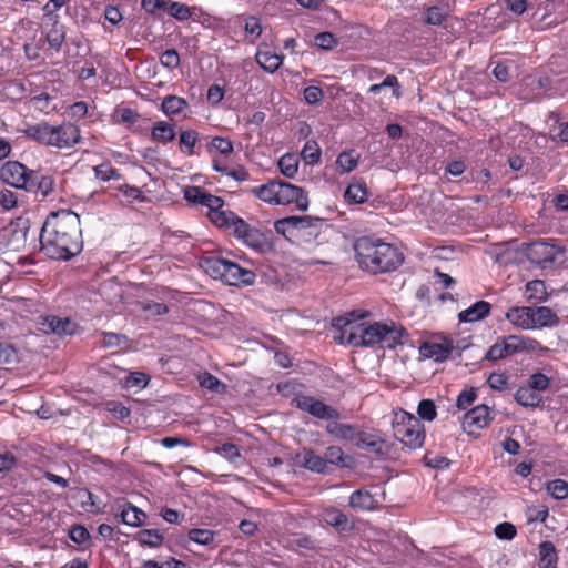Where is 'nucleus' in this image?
Here are the masks:
<instances>
[{"instance_id": "51", "label": "nucleus", "mask_w": 568, "mask_h": 568, "mask_svg": "<svg viewBox=\"0 0 568 568\" xmlns=\"http://www.w3.org/2000/svg\"><path fill=\"white\" fill-rule=\"evenodd\" d=\"M116 190L123 194L128 203H133L135 201L143 202L145 200L143 192L138 186L121 184L116 187Z\"/></svg>"}, {"instance_id": "59", "label": "nucleus", "mask_w": 568, "mask_h": 568, "mask_svg": "<svg viewBox=\"0 0 568 568\" xmlns=\"http://www.w3.org/2000/svg\"><path fill=\"white\" fill-rule=\"evenodd\" d=\"M18 351L17 348L8 343L0 342V364L8 365L17 361Z\"/></svg>"}, {"instance_id": "36", "label": "nucleus", "mask_w": 568, "mask_h": 568, "mask_svg": "<svg viewBox=\"0 0 568 568\" xmlns=\"http://www.w3.org/2000/svg\"><path fill=\"white\" fill-rule=\"evenodd\" d=\"M448 16V4L440 2L439 4L430 6L425 11L424 21L430 26H440Z\"/></svg>"}, {"instance_id": "35", "label": "nucleus", "mask_w": 568, "mask_h": 568, "mask_svg": "<svg viewBox=\"0 0 568 568\" xmlns=\"http://www.w3.org/2000/svg\"><path fill=\"white\" fill-rule=\"evenodd\" d=\"M189 106L184 98L178 95H166L161 104V110L168 116H175L181 114Z\"/></svg>"}, {"instance_id": "57", "label": "nucleus", "mask_w": 568, "mask_h": 568, "mask_svg": "<svg viewBox=\"0 0 568 568\" xmlns=\"http://www.w3.org/2000/svg\"><path fill=\"white\" fill-rule=\"evenodd\" d=\"M114 116L119 118L116 122L126 124H134L140 119L138 111L126 106L116 108L114 111Z\"/></svg>"}, {"instance_id": "22", "label": "nucleus", "mask_w": 568, "mask_h": 568, "mask_svg": "<svg viewBox=\"0 0 568 568\" xmlns=\"http://www.w3.org/2000/svg\"><path fill=\"white\" fill-rule=\"evenodd\" d=\"M491 305L486 301H478L458 314L459 322L474 323L486 318L490 314Z\"/></svg>"}, {"instance_id": "64", "label": "nucleus", "mask_w": 568, "mask_h": 568, "mask_svg": "<svg viewBox=\"0 0 568 568\" xmlns=\"http://www.w3.org/2000/svg\"><path fill=\"white\" fill-rule=\"evenodd\" d=\"M244 30L247 36H251L253 39H257L262 33V26L258 18L255 16H248L244 19Z\"/></svg>"}, {"instance_id": "6", "label": "nucleus", "mask_w": 568, "mask_h": 568, "mask_svg": "<svg viewBox=\"0 0 568 568\" xmlns=\"http://www.w3.org/2000/svg\"><path fill=\"white\" fill-rule=\"evenodd\" d=\"M201 267L214 280L227 285L248 286L254 284L256 274L246 267L220 255L205 256L200 262Z\"/></svg>"}, {"instance_id": "11", "label": "nucleus", "mask_w": 568, "mask_h": 568, "mask_svg": "<svg viewBox=\"0 0 568 568\" xmlns=\"http://www.w3.org/2000/svg\"><path fill=\"white\" fill-rule=\"evenodd\" d=\"M32 171L19 161H8L0 169V179L10 186L27 190Z\"/></svg>"}, {"instance_id": "31", "label": "nucleus", "mask_w": 568, "mask_h": 568, "mask_svg": "<svg viewBox=\"0 0 568 568\" xmlns=\"http://www.w3.org/2000/svg\"><path fill=\"white\" fill-rule=\"evenodd\" d=\"M558 555L555 545L549 541H542L539 545L538 568H557Z\"/></svg>"}, {"instance_id": "58", "label": "nucleus", "mask_w": 568, "mask_h": 568, "mask_svg": "<svg viewBox=\"0 0 568 568\" xmlns=\"http://www.w3.org/2000/svg\"><path fill=\"white\" fill-rule=\"evenodd\" d=\"M547 351L548 348L542 346L538 339L521 335V353H546Z\"/></svg>"}, {"instance_id": "42", "label": "nucleus", "mask_w": 568, "mask_h": 568, "mask_svg": "<svg viewBox=\"0 0 568 568\" xmlns=\"http://www.w3.org/2000/svg\"><path fill=\"white\" fill-rule=\"evenodd\" d=\"M213 151L221 155L229 156L234 151L232 140L224 136H213L207 144V152L212 154Z\"/></svg>"}, {"instance_id": "45", "label": "nucleus", "mask_w": 568, "mask_h": 568, "mask_svg": "<svg viewBox=\"0 0 568 568\" xmlns=\"http://www.w3.org/2000/svg\"><path fill=\"white\" fill-rule=\"evenodd\" d=\"M94 176L103 182L122 179V173L110 163H102L93 168Z\"/></svg>"}, {"instance_id": "20", "label": "nucleus", "mask_w": 568, "mask_h": 568, "mask_svg": "<svg viewBox=\"0 0 568 568\" xmlns=\"http://www.w3.org/2000/svg\"><path fill=\"white\" fill-rule=\"evenodd\" d=\"M336 420L337 419H333V422L326 425V433L338 440L355 445L361 429L355 425L338 423Z\"/></svg>"}, {"instance_id": "56", "label": "nucleus", "mask_w": 568, "mask_h": 568, "mask_svg": "<svg viewBox=\"0 0 568 568\" xmlns=\"http://www.w3.org/2000/svg\"><path fill=\"white\" fill-rule=\"evenodd\" d=\"M52 97L47 93L42 92L40 94L33 95L30 99V104L38 111L49 113L53 108L51 106Z\"/></svg>"}, {"instance_id": "19", "label": "nucleus", "mask_w": 568, "mask_h": 568, "mask_svg": "<svg viewBox=\"0 0 568 568\" xmlns=\"http://www.w3.org/2000/svg\"><path fill=\"white\" fill-rule=\"evenodd\" d=\"M348 506L356 511H375L381 509L379 501L365 488H359L351 494Z\"/></svg>"}, {"instance_id": "29", "label": "nucleus", "mask_w": 568, "mask_h": 568, "mask_svg": "<svg viewBox=\"0 0 568 568\" xmlns=\"http://www.w3.org/2000/svg\"><path fill=\"white\" fill-rule=\"evenodd\" d=\"M121 521L128 526L143 525L146 514L131 503L125 501L119 514Z\"/></svg>"}, {"instance_id": "7", "label": "nucleus", "mask_w": 568, "mask_h": 568, "mask_svg": "<svg viewBox=\"0 0 568 568\" xmlns=\"http://www.w3.org/2000/svg\"><path fill=\"white\" fill-rule=\"evenodd\" d=\"M505 317L523 331L554 328L560 324L557 313L548 306H511Z\"/></svg>"}, {"instance_id": "62", "label": "nucleus", "mask_w": 568, "mask_h": 568, "mask_svg": "<svg viewBox=\"0 0 568 568\" xmlns=\"http://www.w3.org/2000/svg\"><path fill=\"white\" fill-rule=\"evenodd\" d=\"M495 535L499 539L511 540L516 537L517 529L511 523L505 521L496 526Z\"/></svg>"}, {"instance_id": "16", "label": "nucleus", "mask_w": 568, "mask_h": 568, "mask_svg": "<svg viewBox=\"0 0 568 568\" xmlns=\"http://www.w3.org/2000/svg\"><path fill=\"white\" fill-rule=\"evenodd\" d=\"M39 329L45 334H57L59 336L73 335L77 329V324L68 317H59L54 315H48L40 317Z\"/></svg>"}, {"instance_id": "47", "label": "nucleus", "mask_w": 568, "mask_h": 568, "mask_svg": "<svg viewBox=\"0 0 568 568\" xmlns=\"http://www.w3.org/2000/svg\"><path fill=\"white\" fill-rule=\"evenodd\" d=\"M69 538L77 545L83 546L91 541V535L89 530L81 524H74L70 527Z\"/></svg>"}, {"instance_id": "4", "label": "nucleus", "mask_w": 568, "mask_h": 568, "mask_svg": "<svg viewBox=\"0 0 568 568\" xmlns=\"http://www.w3.org/2000/svg\"><path fill=\"white\" fill-rule=\"evenodd\" d=\"M251 193L267 204L283 206L295 204L300 211H306L310 204L307 193L302 187L278 179L253 187Z\"/></svg>"}, {"instance_id": "3", "label": "nucleus", "mask_w": 568, "mask_h": 568, "mask_svg": "<svg viewBox=\"0 0 568 568\" xmlns=\"http://www.w3.org/2000/svg\"><path fill=\"white\" fill-rule=\"evenodd\" d=\"M354 250L361 268L374 275L395 272L405 261L400 248L376 236L357 239Z\"/></svg>"}, {"instance_id": "17", "label": "nucleus", "mask_w": 568, "mask_h": 568, "mask_svg": "<svg viewBox=\"0 0 568 568\" xmlns=\"http://www.w3.org/2000/svg\"><path fill=\"white\" fill-rule=\"evenodd\" d=\"M255 60L264 71L274 73L283 64L284 55L277 53L270 44L263 43L257 48Z\"/></svg>"}, {"instance_id": "38", "label": "nucleus", "mask_w": 568, "mask_h": 568, "mask_svg": "<svg viewBox=\"0 0 568 568\" xmlns=\"http://www.w3.org/2000/svg\"><path fill=\"white\" fill-rule=\"evenodd\" d=\"M197 141L199 133L195 130L189 129L181 131L179 134V149L183 154L192 156L196 153L194 148Z\"/></svg>"}, {"instance_id": "24", "label": "nucleus", "mask_w": 568, "mask_h": 568, "mask_svg": "<svg viewBox=\"0 0 568 568\" xmlns=\"http://www.w3.org/2000/svg\"><path fill=\"white\" fill-rule=\"evenodd\" d=\"M27 190L28 192H33L36 194H40L42 197L48 196L54 190V180L52 176L42 175L37 171H32V176L30 179Z\"/></svg>"}, {"instance_id": "55", "label": "nucleus", "mask_w": 568, "mask_h": 568, "mask_svg": "<svg viewBox=\"0 0 568 568\" xmlns=\"http://www.w3.org/2000/svg\"><path fill=\"white\" fill-rule=\"evenodd\" d=\"M168 12L171 17L175 18L179 21L189 20L192 16L191 8L181 2H171Z\"/></svg>"}, {"instance_id": "32", "label": "nucleus", "mask_w": 568, "mask_h": 568, "mask_svg": "<svg viewBox=\"0 0 568 568\" xmlns=\"http://www.w3.org/2000/svg\"><path fill=\"white\" fill-rule=\"evenodd\" d=\"M525 296L527 301L535 304L544 303L548 300L546 284L541 280H532L526 284Z\"/></svg>"}, {"instance_id": "28", "label": "nucleus", "mask_w": 568, "mask_h": 568, "mask_svg": "<svg viewBox=\"0 0 568 568\" xmlns=\"http://www.w3.org/2000/svg\"><path fill=\"white\" fill-rule=\"evenodd\" d=\"M175 125L166 121H158L151 128V139L163 145L172 142L175 136Z\"/></svg>"}, {"instance_id": "14", "label": "nucleus", "mask_w": 568, "mask_h": 568, "mask_svg": "<svg viewBox=\"0 0 568 568\" xmlns=\"http://www.w3.org/2000/svg\"><path fill=\"white\" fill-rule=\"evenodd\" d=\"M454 351V342L449 337H434L419 347V353L426 358H434L437 362L447 359Z\"/></svg>"}, {"instance_id": "33", "label": "nucleus", "mask_w": 568, "mask_h": 568, "mask_svg": "<svg viewBox=\"0 0 568 568\" xmlns=\"http://www.w3.org/2000/svg\"><path fill=\"white\" fill-rule=\"evenodd\" d=\"M344 199L347 203L362 204L368 199V190L364 181L352 182L345 193Z\"/></svg>"}, {"instance_id": "44", "label": "nucleus", "mask_w": 568, "mask_h": 568, "mask_svg": "<svg viewBox=\"0 0 568 568\" xmlns=\"http://www.w3.org/2000/svg\"><path fill=\"white\" fill-rule=\"evenodd\" d=\"M187 538L199 545L213 547L215 532L210 529L193 528L189 530Z\"/></svg>"}, {"instance_id": "25", "label": "nucleus", "mask_w": 568, "mask_h": 568, "mask_svg": "<svg viewBox=\"0 0 568 568\" xmlns=\"http://www.w3.org/2000/svg\"><path fill=\"white\" fill-rule=\"evenodd\" d=\"M212 169L215 172L231 176L237 182H244L250 179V172L246 170L244 165L237 164L233 168H230L221 159L215 156L212 158Z\"/></svg>"}, {"instance_id": "18", "label": "nucleus", "mask_w": 568, "mask_h": 568, "mask_svg": "<svg viewBox=\"0 0 568 568\" xmlns=\"http://www.w3.org/2000/svg\"><path fill=\"white\" fill-rule=\"evenodd\" d=\"M26 138L47 148H53V124L48 121L29 124L23 130Z\"/></svg>"}, {"instance_id": "63", "label": "nucleus", "mask_w": 568, "mask_h": 568, "mask_svg": "<svg viewBox=\"0 0 568 568\" xmlns=\"http://www.w3.org/2000/svg\"><path fill=\"white\" fill-rule=\"evenodd\" d=\"M149 382H150V376L142 372H133L125 378V385L129 388H132V387L143 388L149 384Z\"/></svg>"}, {"instance_id": "41", "label": "nucleus", "mask_w": 568, "mask_h": 568, "mask_svg": "<svg viewBox=\"0 0 568 568\" xmlns=\"http://www.w3.org/2000/svg\"><path fill=\"white\" fill-rule=\"evenodd\" d=\"M324 458L327 460L328 465H334L337 467H348L347 460L351 459L349 456H346L344 450L336 445H331L326 448Z\"/></svg>"}, {"instance_id": "61", "label": "nucleus", "mask_w": 568, "mask_h": 568, "mask_svg": "<svg viewBox=\"0 0 568 568\" xmlns=\"http://www.w3.org/2000/svg\"><path fill=\"white\" fill-rule=\"evenodd\" d=\"M105 409L119 419H125L131 414L130 408H128L121 402L118 400L106 402Z\"/></svg>"}, {"instance_id": "1", "label": "nucleus", "mask_w": 568, "mask_h": 568, "mask_svg": "<svg viewBox=\"0 0 568 568\" xmlns=\"http://www.w3.org/2000/svg\"><path fill=\"white\" fill-rule=\"evenodd\" d=\"M40 244L53 260L67 261L78 255L83 247L80 216L71 210L50 213L40 232Z\"/></svg>"}, {"instance_id": "2", "label": "nucleus", "mask_w": 568, "mask_h": 568, "mask_svg": "<svg viewBox=\"0 0 568 568\" xmlns=\"http://www.w3.org/2000/svg\"><path fill=\"white\" fill-rule=\"evenodd\" d=\"M367 312L356 315V320H348L341 328L342 339L353 347H378L395 349L406 344L408 333L405 327L394 321L358 322L368 316Z\"/></svg>"}, {"instance_id": "8", "label": "nucleus", "mask_w": 568, "mask_h": 568, "mask_svg": "<svg viewBox=\"0 0 568 568\" xmlns=\"http://www.w3.org/2000/svg\"><path fill=\"white\" fill-rule=\"evenodd\" d=\"M394 437L409 448H419L425 440V427L419 418L405 410L395 413L393 418Z\"/></svg>"}, {"instance_id": "48", "label": "nucleus", "mask_w": 568, "mask_h": 568, "mask_svg": "<svg viewBox=\"0 0 568 568\" xmlns=\"http://www.w3.org/2000/svg\"><path fill=\"white\" fill-rule=\"evenodd\" d=\"M487 384L494 390H506L509 386V376L505 372H494L488 376Z\"/></svg>"}, {"instance_id": "53", "label": "nucleus", "mask_w": 568, "mask_h": 568, "mask_svg": "<svg viewBox=\"0 0 568 568\" xmlns=\"http://www.w3.org/2000/svg\"><path fill=\"white\" fill-rule=\"evenodd\" d=\"M200 385L215 393H222L226 388L225 384H223L216 376L212 375L211 373H204L202 376H200Z\"/></svg>"}, {"instance_id": "60", "label": "nucleus", "mask_w": 568, "mask_h": 568, "mask_svg": "<svg viewBox=\"0 0 568 568\" xmlns=\"http://www.w3.org/2000/svg\"><path fill=\"white\" fill-rule=\"evenodd\" d=\"M102 337V346L106 348L121 347L128 341L124 335L113 332H103Z\"/></svg>"}, {"instance_id": "46", "label": "nucleus", "mask_w": 568, "mask_h": 568, "mask_svg": "<svg viewBox=\"0 0 568 568\" xmlns=\"http://www.w3.org/2000/svg\"><path fill=\"white\" fill-rule=\"evenodd\" d=\"M321 148L315 140H308L304 144L301 155L307 164H315L321 159Z\"/></svg>"}, {"instance_id": "21", "label": "nucleus", "mask_w": 568, "mask_h": 568, "mask_svg": "<svg viewBox=\"0 0 568 568\" xmlns=\"http://www.w3.org/2000/svg\"><path fill=\"white\" fill-rule=\"evenodd\" d=\"M297 458L302 466L310 471L316 474H325L327 471V460L324 456L316 454L312 448L304 447Z\"/></svg>"}, {"instance_id": "13", "label": "nucleus", "mask_w": 568, "mask_h": 568, "mask_svg": "<svg viewBox=\"0 0 568 568\" xmlns=\"http://www.w3.org/2000/svg\"><path fill=\"white\" fill-rule=\"evenodd\" d=\"M81 142L80 126L70 121L53 124V148L72 149Z\"/></svg>"}, {"instance_id": "43", "label": "nucleus", "mask_w": 568, "mask_h": 568, "mask_svg": "<svg viewBox=\"0 0 568 568\" xmlns=\"http://www.w3.org/2000/svg\"><path fill=\"white\" fill-rule=\"evenodd\" d=\"M277 165L284 176L292 179L297 173L298 160L295 155L286 153L280 158Z\"/></svg>"}, {"instance_id": "40", "label": "nucleus", "mask_w": 568, "mask_h": 568, "mask_svg": "<svg viewBox=\"0 0 568 568\" xmlns=\"http://www.w3.org/2000/svg\"><path fill=\"white\" fill-rule=\"evenodd\" d=\"M65 40V28L57 19L52 23L51 29L47 33V41L51 49L57 52L61 50V47Z\"/></svg>"}, {"instance_id": "39", "label": "nucleus", "mask_w": 568, "mask_h": 568, "mask_svg": "<svg viewBox=\"0 0 568 568\" xmlns=\"http://www.w3.org/2000/svg\"><path fill=\"white\" fill-rule=\"evenodd\" d=\"M359 161V154L354 150H346L338 154L336 165L341 173H348L356 169Z\"/></svg>"}, {"instance_id": "10", "label": "nucleus", "mask_w": 568, "mask_h": 568, "mask_svg": "<svg viewBox=\"0 0 568 568\" xmlns=\"http://www.w3.org/2000/svg\"><path fill=\"white\" fill-rule=\"evenodd\" d=\"M324 221L320 217L287 216L275 222V230L287 237H317Z\"/></svg>"}, {"instance_id": "50", "label": "nucleus", "mask_w": 568, "mask_h": 568, "mask_svg": "<svg viewBox=\"0 0 568 568\" xmlns=\"http://www.w3.org/2000/svg\"><path fill=\"white\" fill-rule=\"evenodd\" d=\"M548 493L556 499L568 497V483L564 479H554L547 484Z\"/></svg>"}, {"instance_id": "23", "label": "nucleus", "mask_w": 568, "mask_h": 568, "mask_svg": "<svg viewBox=\"0 0 568 568\" xmlns=\"http://www.w3.org/2000/svg\"><path fill=\"white\" fill-rule=\"evenodd\" d=\"M354 446L368 450L377 456L385 454V442L381 437L362 429Z\"/></svg>"}, {"instance_id": "15", "label": "nucleus", "mask_w": 568, "mask_h": 568, "mask_svg": "<svg viewBox=\"0 0 568 568\" xmlns=\"http://www.w3.org/2000/svg\"><path fill=\"white\" fill-rule=\"evenodd\" d=\"M493 417L490 415V409L486 405H478L470 410H468L463 418V429L468 434H473L476 430L486 428Z\"/></svg>"}, {"instance_id": "52", "label": "nucleus", "mask_w": 568, "mask_h": 568, "mask_svg": "<svg viewBox=\"0 0 568 568\" xmlns=\"http://www.w3.org/2000/svg\"><path fill=\"white\" fill-rule=\"evenodd\" d=\"M160 63L163 68L168 70H174L180 67L181 58L179 52L175 49H166L160 55Z\"/></svg>"}, {"instance_id": "12", "label": "nucleus", "mask_w": 568, "mask_h": 568, "mask_svg": "<svg viewBox=\"0 0 568 568\" xmlns=\"http://www.w3.org/2000/svg\"><path fill=\"white\" fill-rule=\"evenodd\" d=\"M294 403L298 409L320 419L331 420L338 419L341 417V414L336 408L326 405L313 396H298L294 399Z\"/></svg>"}, {"instance_id": "54", "label": "nucleus", "mask_w": 568, "mask_h": 568, "mask_svg": "<svg viewBox=\"0 0 568 568\" xmlns=\"http://www.w3.org/2000/svg\"><path fill=\"white\" fill-rule=\"evenodd\" d=\"M528 386L537 393L545 392L550 386V378L541 372H536L530 375Z\"/></svg>"}, {"instance_id": "27", "label": "nucleus", "mask_w": 568, "mask_h": 568, "mask_svg": "<svg viewBox=\"0 0 568 568\" xmlns=\"http://www.w3.org/2000/svg\"><path fill=\"white\" fill-rule=\"evenodd\" d=\"M322 521L335 528L337 531H345L349 529L348 517L335 507H328L323 510Z\"/></svg>"}, {"instance_id": "30", "label": "nucleus", "mask_w": 568, "mask_h": 568, "mask_svg": "<svg viewBox=\"0 0 568 568\" xmlns=\"http://www.w3.org/2000/svg\"><path fill=\"white\" fill-rule=\"evenodd\" d=\"M515 400L523 407H529V408H536L538 407L541 402H542V397L539 393H537L536 390H534L531 387H529L528 385L526 386H520L515 395Z\"/></svg>"}, {"instance_id": "26", "label": "nucleus", "mask_w": 568, "mask_h": 568, "mask_svg": "<svg viewBox=\"0 0 568 568\" xmlns=\"http://www.w3.org/2000/svg\"><path fill=\"white\" fill-rule=\"evenodd\" d=\"M184 199L193 204H200L205 207H210V205H214L217 203V196L206 192L204 189L200 186H187L184 190Z\"/></svg>"}, {"instance_id": "37", "label": "nucleus", "mask_w": 568, "mask_h": 568, "mask_svg": "<svg viewBox=\"0 0 568 568\" xmlns=\"http://www.w3.org/2000/svg\"><path fill=\"white\" fill-rule=\"evenodd\" d=\"M134 539L141 546L158 548L163 544L164 537L158 529H142L135 534Z\"/></svg>"}, {"instance_id": "5", "label": "nucleus", "mask_w": 568, "mask_h": 568, "mask_svg": "<svg viewBox=\"0 0 568 568\" xmlns=\"http://www.w3.org/2000/svg\"><path fill=\"white\" fill-rule=\"evenodd\" d=\"M217 203L210 205L207 210L209 220L219 229L231 231L245 244L261 248L257 231L252 229L243 219L226 207L224 200L217 196Z\"/></svg>"}, {"instance_id": "9", "label": "nucleus", "mask_w": 568, "mask_h": 568, "mask_svg": "<svg viewBox=\"0 0 568 568\" xmlns=\"http://www.w3.org/2000/svg\"><path fill=\"white\" fill-rule=\"evenodd\" d=\"M565 252V247L557 244L556 241L545 239L530 242L524 248L528 261L542 270L552 268L558 258L564 257Z\"/></svg>"}, {"instance_id": "49", "label": "nucleus", "mask_w": 568, "mask_h": 568, "mask_svg": "<svg viewBox=\"0 0 568 568\" xmlns=\"http://www.w3.org/2000/svg\"><path fill=\"white\" fill-rule=\"evenodd\" d=\"M420 419L433 422L437 416L436 405L432 399H422L417 407Z\"/></svg>"}, {"instance_id": "34", "label": "nucleus", "mask_w": 568, "mask_h": 568, "mask_svg": "<svg viewBox=\"0 0 568 568\" xmlns=\"http://www.w3.org/2000/svg\"><path fill=\"white\" fill-rule=\"evenodd\" d=\"M513 355L509 344L505 336L497 338V341L488 348L484 359L489 362H497Z\"/></svg>"}]
</instances>
